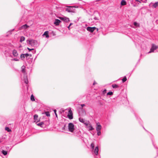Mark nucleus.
I'll list each match as a JSON object with an SVG mask.
<instances>
[{"mask_svg": "<svg viewBox=\"0 0 158 158\" xmlns=\"http://www.w3.org/2000/svg\"><path fill=\"white\" fill-rule=\"evenodd\" d=\"M91 148L94 150V152L96 155H97L98 154L99 149L98 146L95 148L94 149V143H92L90 144Z\"/></svg>", "mask_w": 158, "mask_h": 158, "instance_id": "obj_2", "label": "nucleus"}, {"mask_svg": "<svg viewBox=\"0 0 158 158\" xmlns=\"http://www.w3.org/2000/svg\"><path fill=\"white\" fill-rule=\"evenodd\" d=\"M127 80V79L126 77L125 76L122 79L123 82H124L126 81Z\"/></svg>", "mask_w": 158, "mask_h": 158, "instance_id": "obj_28", "label": "nucleus"}, {"mask_svg": "<svg viewBox=\"0 0 158 158\" xmlns=\"http://www.w3.org/2000/svg\"><path fill=\"white\" fill-rule=\"evenodd\" d=\"M113 94V93L112 92H109L107 93V95H111Z\"/></svg>", "mask_w": 158, "mask_h": 158, "instance_id": "obj_32", "label": "nucleus"}, {"mask_svg": "<svg viewBox=\"0 0 158 158\" xmlns=\"http://www.w3.org/2000/svg\"><path fill=\"white\" fill-rule=\"evenodd\" d=\"M70 26L69 25L68 27V28L69 29V30H70Z\"/></svg>", "mask_w": 158, "mask_h": 158, "instance_id": "obj_41", "label": "nucleus"}, {"mask_svg": "<svg viewBox=\"0 0 158 158\" xmlns=\"http://www.w3.org/2000/svg\"><path fill=\"white\" fill-rule=\"evenodd\" d=\"M24 55H25V57H26V58H27L28 56H29V54L28 53H26V54H24Z\"/></svg>", "mask_w": 158, "mask_h": 158, "instance_id": "obj_34", "label": "nucleus"}, {"mask_svg": "<svg viewBox=\"0 0 158 158\" xmlns=\"http://www.w3.org/2000/svg\"><path fill=\"white\" fill-rule=\"evenodd\" d=\"M2 154L5 156L6 155H7V151H4V150H3L2 151Z\"/></svg>", "mask_w": 158, "mask_h": 158, "instance_id": "obj_26", "label": "nucleus"}, {"mask_svg": "<svg viewBox=\"0 0 158 158\" xmlns=\"http://www.w3.org/2000/svg\"><path fill=\"white\" fill-rule=\"evenodd\" d=\"M31 56H31V54H29V56L31 57Z\"/></svg>", "mask_w": 158, "mask_h": 158, "instance_id": "obj_45", "label": "nucleus"}, {"mask_svg": "<svg viewBox=\"0 0 158 158\" xmlns=\"http://www.w3.org/2000/svg\"><path fill=\"white\" fill-rule=\"evenodd\" d=\"M45 35L46 37L47 38H48L49 37V35H48V31H45L44 34H43V36Z\"/></svg>", "mask_w": 158, "mask_h": 158, "instance_id": "obj_18", "label": "nucleus"}, {"mask_svg": "<svg viewBox=\"0 0 158 158\" xmlns=\"http://www.w3.org/2000/svg\"><path fill=\"white\" fill-rule=\"evenodd\" d=\"M25 37L23 36H22L20 37V42H22L23 41H24L25 40Z\"/></svg>", "mask_w": 158, "mask_h": 158, "instance_id": "obj_20", "label": "nucleus"}, {"mask_svg": "<svg viewBox=\"0 0 158 158\" xmlns=\"http://www.w3.org/2000/svg\"><path fill=\"white\" fill-rule=\"evenodd\" d=\"M152 4V7L156 8L158 6V2H156L155 3H154L151 2L149 4V6H151V5Z\"/></svg>", "mask_w": 158, "mask_h": 158, "instance_id": "obj_9", "label": "nucleus"}, {"mask_svg": "<svg viewBox=\"0 0 158 158\" xmlns=\"http://www.w3.org/2000/svg\"><path fill=\"white\" fill-rule=\"evenodd\" d=\"M27 42L32 47H37L39 45L37 41L33 39L27 40Z\"/></svg>", "mask_w": 158, "mask_h": 158, "instance_id": "obj_1", "label": "nucleus"}, {"mask_svg": "<svg viewBox=\"0 0 158 158\" xmlns=\"http://www.w3.org/2000/svg\"><path fill=\"white\" fill-rule=\"evenodd\" d=\"M12 61L15 60L16 61H19V60L17 58H15L11 59Z\"/></svg>", "mask_w": 158, "mask_h": 158, "instance_id": "obj_31", "label": "nucleus"}, {"mask_svg": "<svg viewBox=\"0 0 158 158\" xmlns=\"http://www.w3.org/2000/svg\"><path fill=\"white\" fill-rule=\"evenodd\" d=\"M133 6H134L135 7V6H137V5H136L135 4H133Z\"/></svg>", "mask_w": 158, "mask_h": 158, "instance_id": "obj_42", "label": "nucleus"}, {"mask_svg": "<svg viewBox=\"0 0 158 158\" xmlns=\"http://www.w3.org/2000/svg\"><path fill=\"white\" fill-rule=\"evenodd\" d=\"M100 0H97L96 1V2H98V1H99Z\"/></svg>", "mask_w": 158, "mask_h": 158, "instance_id": "obj_46", "label": "nucleus"}, {"mask_svg": "<svg viewBox=\"0 0 158 158\" xmlns=\"http://www.w3.org/2000/svg\"><path fill=\"white\" fill-rule=\"evenodd\" d=\"M29 27V26L27 25V24H25V25H24L22 26L21 27V28L22 29H26L28 28Z\"/></svg>", "mask_w": 158, "mask_h": 158, "instance_id": "obj_16", "label": "nucleus"}, {"mask_svg": "<svg viewBox=\"0 0 158 158\" xmlns=\"http://www.w3.org/2000/svg\"><path fill=\"white\" fill-rule=\"evenodd\" d=\"M27 49H28L29 51H30L31 50H34V49L33 48L30 49L28 48H27Z\"/></svg>", "mask_w": 158, "mask_h": 158, "instance_id": "obj_37", "label": "nucleus"}, {"mask_svg": "<svg viewBox=\"0 0 158 158\" xmlns=\"http://www.w3.org/2000/svg\"><path fill=\"white\" fill-rule=\"evenodd\" d=\"M5 129L6 131H7L8 132H10L11 131V130L9 129L8 127H6L5 128Z\"/></svg>", "mask_w": 158, "mask_h": 158, "instance_id": "obj_30", "label": "nucleus"}, {"mask_svg": "<svg viewBox=\"0 0 158 158\" xmlns=\"http://www.w3.org/2000/svg\"><path fill=\"white\" fill-rule=\"evenodd\" d=\"M20 57L22 60H24V59L25 58L24 54H21L20 55Z\"/></svg>", "mask_w": 158, "mask_h": 158, "instance_id": "obj_21", "label": "nucleus"}, {"mask_svg": "<svg viewBox=\"0 0 158 158\" xmlns=\"http://www.w3.org/2000/svg\"><path fill=\"white\" fill-rule=\"evenodd\" d=\"M98 123L97 124L96 127V130L97 131H101V130L102 128V127L101 125Z\"/></svg>", "mask_w": 158, "mask_h": 158, "instance_id": "obj_12", "label": "nucleus"}, {"mask_svg": "<svg viewBox=\"0 0 158 158\" xmlns=\"http://www.w3.org/2000/svg\"><path fill=\"white\" fill-rule=\"evenodd\" d=\"M68 118L70 119H72L73 118V114L71 110L69 111V113L68 114Z\"/></svg>", "mask_w": 158, "mask_h": 158, "instance_id": "obj_8", "label": "nucleus"}, {"mask_svg": "<svg viewBox=\"0 0 158 158\" xmlns=\"http://www.w3.org/2000/svg\"><path fill=\"white\" fill-rule=\"evenodd\" d=\"M54 113H55V115H56V117H57V114L56 113V110H54Z\"/></svg>", "mask_w": 158, "mask_h": 158, "instance_id": "obj_36", "label": "nucleus"}, {"mask_svg": "<svg viewBox=\"0 0 158 158\" xmlns=\"http://www.w3.org/2000/svg\"><path fill=\"white\" fill-rule=\"evenodd\" d=\"M23 80L24 82L26 84H27L28 83V81L27 79V76H25L23 78Z\"/></svg>", "mask_w": 158, "mask_h": 158, "instance_id": "obj_14", "label": "nucleus"}, {"mask_svg": "<svg viewBox=\"0 0 158 158\" xmlns=\"http://www.w3.org/2000/svg\"><path fill=\"white\" fill-rule=\"evenodd\" d=\"M38 115L37 114H35L34 115V119L36 121H39V120L38 119Z\"/></svg>", "mask_w": 158, "mask_h": 158, "instance_id": "obj_17", "label": "nucleus"}, {"mask_svg": "<svg viewBox=\"0 0 158 158\" xmlns=\"http://www.w3.org/2000/svg\"><path fill=\"white\" fill-rule=\"evenodd\" d=\"M74 125L72 123H69L68 124V129L69 131L71 132H73L74 130Z\"/></svg>", "mask_w": 158, "mask_h": 158, "instance_id": "obj_3", "label": "nucleus"}, {"mask_svg": "<svg viewBox=\"0 0 158 158\" xmlns=\"http://www.w3.org/2000/svg\"><path fill=\"white\" fill-rule=\"evenodd\" d=\"M158 48V46H156L154 44H153L152 45V47L150 49V51L148 52V53L154 52V50L157 49Z\"/></svg>", "mask_w": 158, "mask_h": 158, "instance_id": "obj_6", "label": "nucleus"}, {"mask_svg": "<svg viewBox=\"0 0 158 158\" xmlns=\"http://www.w3.org/2000/svg\"><path fill=\"white\" fill-rule=\"evenodd\" d=\"M80 105L81 106V108H82L84 106H85V105L84 104H81Z\"/></svg>", "mask_w": 158, "mask_h": 158, "instance_id": "obj_39", "label": "nucleus"}, {"mask_svg": "<svg viewBox=\"0 0 158 158\" xmlns=\"http://www.w3.org/2000/svg\"><path fill=\"white\" fill-rule=\"evenodd\" d=\"M14 29H13L11 31H14Z\"/></svg>", "mask_w": 158, "mask_h": 158, "instance_id": "obj_48", "label": "nucleus"}, {"mask_svg": "<svg viewBox=\"0 0 158 158\" xmlns=\"http://www.w3.org/2000/svg\"><path fill=\"white\" fill-rule=\"evenodd\" d=\"M60 22L61 21L60 20L56 19L54 22V24H55L56 26H57L59 24Z\"/></svg>", "mask_w": 158, "mask_h": 158, "instance_id": "obj_13", "label": "nucleus"}, {"mask_svg": "<svg viewBox=\"0 0 158 158\" xmlns=\"http://www.w3.org/2000/svg\"><path fill=\"white\" fill-rule=\"evenodd\" d=\"M65 10L69 12H73L74 11L73 7L69 6L65 9Z\"/></svg>", "mask_w": 158, "mask_h": 158, "instance_id": "obj_7", "label": "nucleus"}, {"mask_svg": "<svg viewBox=\"0 0 158 158\" xmlns=\"http://www.w3.org/2000/svg\"><path fill=\"white\" fill-rule=\"evenodd\" d=\"M135 1H137V2H139L138 3V2H137L136 3L137 4H139V3H141V2L140 0H135Z\"/></svg>", "mask_w": 158, "mask_h": 158, "instance_id": "obj_35", "label": "nucleus"}, {"mask_svg": "<svg viewBox=\"0 0 158 158\" xmlns=\"http://www.w3.org/2000/svg\"><path fill=\"white\" fill-rule=\"evenodd\" d=\"M59 18L61 20L66 23H68L70 21L69 18L66 17H59Z\"/></svg>", "mask_w": 158, "mask_h": 158, "instance_id": "obj_4", "label": "nucleus"}, {"mask_svg": "<svg viewBox=\"0 0 158 158\" xmlns=\"http://www.w3.org/2000/svg\"><path fill=\"white\" fill-rule=\"evenodd\" d=\"M97 84V83L95 82V81H94V83H93V85H95V84Z\"/></svg>", "mask_w": 158, "mask_h": 158, "instance_id": "obj_40", "label": "nucleus"}, {"mask_svg": "<svg viewBox=\"0 0 158 158\" xmlns=\"http://www.w3.org/2000/svg\"><path fill=\"white\" fill-rule=\"evenodd\" d=\"M13 55L15 57H17L18 56V54L17 52V51L15 50L14 49L12 51V52Z\"/></svg>", "mask_w": 158, "mask_h": 158, "instance_id": "obj_11", "label": "nucleus"}, {"mask_svg": "<svg viewBox=\"0 0 158 158\" xmlns=\"http://www.w3.org/2000/svg\"><path fill=\"white\" fill-rule=\"evenodd\" d=\"M89 126H88L87 127V128L88 129V131H92L93 130L94 128L92 127L91 125V124H89Z\"/></svg>", "mask_w": 158, "mask_h": 158, "instance_id": "obj_15", "label": "nucleus"}, {"mask_svg": "<svg viewBox=\"0 0 158 158\" xmlns=\"http://www.w3.org/2000/svg\"><path fill=\"white\" fill-rule=\"evenodd\" d=\"M25 67L24 66H23L21 67L22 69V72L23 73H25Z\"/></svg>", "mask_w": 158, "mask_h": 158, "instance_id": "obj_22", "label": "nucleus"}, {"mask_svg": "<svg viewBox=\"0 0 158 158\" xmlns=\"http://www.w3.org/2000/svg\"><path fill=\"white\" fill-rule=\"evenodd\" d=\"M45 114H46V115L48 117V116H50V114L49 113V112L48 111L45 112Z\"/></svg>", "mask_w": 158, "mask_h": 158, "instance_id": "obj_29", "label": "nucleus"}, {"mask_svg": "<svg viewBox=\"0 0 158 158\" xmlns=\"http://www.w3.org/2000/svg\"><path fill=\"white\" fill-rule=\"evenodd\" d=\"M112 86L113 88H116L118 87V86L116 84H113Z\"/></svg>", "mask_w": 158, "mask_h": 158, "instance_id": "obj_25", "label": "nucleus"}, {"mask_svg": "<svg viewBox=\"0 0 158 158\" xmlns=\"http://www.w3.org/2000/svg\"><path fill=\"white\" fill-rule=\"evenodd\" d=\"M46 122H48V123H49V122H48V121H46Z\"/></svg>", "mask_w": 158, "mask_h": 158, "instance_id": "obj_47", "label": "nucleus"}, {"mask_svg": "<svg viewBox=\"0 0 158 158\" xmlns=\"http://www.w3.org/2000/svg\"><path fill=\"white\" fill-rule=\"evenodd\" d=\"M134 26H131V27L134 28L139 27V24L136 22L133 23Z\"/></svg>", "mask_w": 158, "mask_h": 158, "instance_id": "obj_10", "label": "nucleus"}, {"mask_svg": "<svg viewBox=\"0 0 158 158\" xmlns=\"http://www.w3.org/2000/svg\"><path fill=\"white\" fill-rule=\"evenodd\" d=\"M86 29L88 31L91 32H93L94 31V30L96 29H97V31H98V28H97L95 27H88Z\"/></svg>", "mask_w": 158, "mask_h": 158, "instance_id": "obj_5", "label": "nucleus"}, {"mask_svg": "<svg viewBox=\"0 0 158 158\" xmlns=\"http://www.w3.org/2000/svg\"><path fill=\"white\" fill-rule=\"evenodd\" d=\"M121 4L122 6H124L126 4V2L124 0H122L121 1Z\"/></svg>", "mask_w": 158, "mask_h": 158, "instance_id": "obj_19", "label": "nucleus"}, {"mask_svg": "<svg viewBox=\"0 0 158 158\" xmlns=\"http://www.w3.org/2000/svg\"><path fill=\"white\" fill-rule=\"evenodd\" d=\"M106 89H105V90L103 91V93H104V92H106Z\"/></svg>", "mask_w": 158, "mask_h": 158, "instance_id": "obj_43", "label": "nucleus"}, {"mask_svg": "<svg viewBox=\"0 0 158 158\" xmlns=\"http://www.w3.org/2000/svg\"><path fill=\"white\" fill-rule=\"evenodd\" d=\"M44 122H40L39 123H38L37 124V126H40V127H42V125L44 124Z\"/></svg>", "mask_w": 158, "mask_h": 158, "instance_id": "obj_24", "label": "nucleus"}, {"mask_svg": "<svg viewBox=\"0 0 158 158\" xmlns=\"http://www.w3.org/2000/svg\"><path fill=\"white\" fill-rule=\"evenodd\" d=\"M83 123L85 125L86 127H87L88 126V125L89 124L88 123H85V122H84V123Z\"/></svg>", "mask_w": 158, "mask_h": 158, "instance_id": "obj_38", "label": "nucleus"}, {"mask_svg": "<svg viewBox=\"0 0 158 158\" xmlns=\"http://www.w3.org/2000/svg\"><path fill=\"white\" fill-rule=\"evenodd\" d=\"M97 131V135L98 136L100 135L101 134V131Z\"/></svg>", "mask_w": 158, "mask_h": 158, "instance_id": "obj_33", "label": "nucleus"}, {"mask_svg": "<svg viewBox=\"0 0 158 158\" xmlns=\"http://www.w3.org/2000/svg\"><path fill=\"white\" fill-rule=\"evenodd\" d=\"M31 100L32 101H34L35 100L34 97L33 95L32 94L31 97Z\"/></svg>", "mask_w": 158, "mask_h": 158, "instance_id": "obj_27", "label": "nucleus"}, {"mask_svg": "<svg viewBox=\"0 0 158 158\" xmlns=\"http://www.w3.org/2000/svg\"><path fill=\"white\" fill-rule=\"evenodd\" d=\"M73 24L72 23H70V24H69V25L70 26H71V25H72Z\"/></svg>", "mask_w": 158, "mask_h": 158, "instance_id": "obj_44", "label": "nucleus"}, {"mask_svg": "<svg viewBox=\"0 0 158 158\" xmlns=\"http://www.w3.org/2000/svg\"><path fill=\"white\" fill-rule=\"evenodd\" d=\"M79 120L80 122H81L82 123H84V122H85L83 118H79Z\"/></svg>", "mask_w": 158, "mask_h": 158, "instance_id": "obj_23", "label": "nucleus"}]
</instances>
